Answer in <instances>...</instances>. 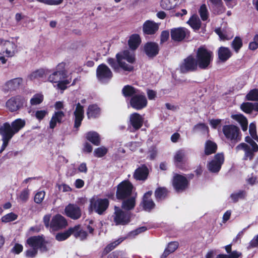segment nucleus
<instances>
[{
  "mask_svg": "<svg viewBox=\"0 0 258 258\" xmlns=\"http://www.w3.org/2000/svg\"><path fill=\"white\" fill-rule=\"evenodd\" d=\"M51 214L43 216V222L46 228H50L53 231H57L65 229L68 225L66 218L59 214L54 215L51 221Z\"/></svg>",
  "mask_w": 258,
  "mask_h": 258,
  "instance_id": "f257e3e1",
  "label": "nucleus"
},
{
  "mask_svg": "<svg viewBox=\"0 0 258 258\" xmlns=\"http://www.w3.org/2000/svg\"><path fill=\"white\" fill-rule=\"evenodd\" d=\"M196 58L201 70L208 69L213 60V53L205 45L200 46L196 52Z\"/></svg>",
  "mask_w": 258,
  "mask_h": 258,
  "instance_id": "f03ea898",
  "label": "nucleus"
},
{
  "mask_svg": "<svg viewBox=\"0 0 258 258\" xmlns=\"http://www.w3.org/2000/svg\"><path fill=\"white\" fill-rule=\"evenodd\" d=\"M117 61L120 65V68L123 71L132 72L134 70L133 66L127 64L125 62L122 61V59L126 60L128 62L134 63L136 61L135 55L131 54L128 50L121 51L116 54Z\"/></svg>",
  "mask_w": 258,
  "mask_h": 258,
  "instance_id": "7ed1b4c3",
  "label": "nucleus"
},
{
  "mask_svg": "<svg viewBox=\"0 0 258 258\" xmlns=\"http://www.w3.org/2000/svg\"><path fill=\"white\" fill-rule=\"evenodd\" d=\"M48 243V241L45 240L44 236L41 235L29 237L26 240L25 245L31 248L39 249L41 252H46L49 250L47 246Z\"/></svg>",
  "mask_w": 258,
  "mask_h": 258,
  "instance_id": "20e7f679",
  "label": "nucleus"
},
{
  "mask_svg": "<svg viewBox=\"0 0 258 258\" xmlns=\"http://www.w3.org/2000/svg\"><path fill=\"white\" fill-rule=\"evenodd\" d=\"M222 131L225 138L231 142L232 147L241 140L240 130L235 125H224L223 126Z\"/></svg>",
  "mask_w": 258,
  "mask_h": 258,
  "instance_id": "39448f33",
  "label": "nucleus"
},
{
  "mask_svg": "<svg viewBox=\"0 0 258 258\" xmlns=\"http://www.w3.org/2000/svg\"><path fill=\"white\" fill-rule=\"evenodd\" d=\"M134 186L128 180H124L117 185L116 198L122 200L130 197L133 192Z\"/></svg>",
  "mask_w": 258,
  "mask_h": 258,
  "instance_id": "423d86ee",
  "label": "nucleus"
},
{
  "mask_svg": "<svg viewBox=\"0 0 258 258\" xmlns=\"http://www.w3.org/2000/svg\"><path fill=\"white\" fill-rule=\"evenodd\" d=\"M112 217L116 225H125L131 222L132 213L130 211H126L115 206Z\"/></svg>",
  "mask_w": 258,
  "mask_h": 258,
  "instance_id": "0eeeda50",
  "label": "nucleus"
},
{
  "mask_svg": "<svg viewBox=\"0 0 258 258\" xmlns=\"http://www.w3.org/2000/svg\"><path fill=\"white\" fill-rule=\"evenodd\" d=\"M173 189L177 193L182 192L188 188L190 182L183 175L175 173L171 180Z\"/></svg>",
  "mask_w": 258,
  "mask_h": 258,
  "instance_id": "6e6552de",
  "label": "nucleus"
},
{
  "mask_svg": "<svg viewBox=\"0 0 258 258\" xmlns=\"http://www.w3.org/2000/svg\"><path fill=\"white\" fill-rule=\"evenodd\" d=\"M198 68H199V65L196 58L192 54L185 58L179 66L180 72L182 74L196 72Z\"/></svg>",
  "mask_w": 258,
  "mask_h": 258,
  "instance_id": "1a4fd4ad",
  "label": "nucleus"
},
{
  "mask_svg": "<svg viewBox=\"0 0 258 258\" xmlns=\"http://www.w3.org/2000/svg\"><path fill=\"white\" fill-rule=\"evenodd\" d=\"M109 201L106 198L92 199L90 200V208L99 215H103L108 208Z\"/></svg>",
  "mask_w": 258,
  "mask_h": 258,
  "instance_id": "9d476101",
  "label": "nucleus"
},
{
  "mask_svg": "<svg viewBox=\"0 0 258 258\" xmlns=\"http://www.w3.org/2000/svg\"><path fill=\"white\" fill-rule=\"evenodd\" d=\"M66 63L64 62L59 63L55 70L48 77V81L51 83H57L68 77V71L66 70Z\"/></svg>",
  "mask_w": 258,
  "mask_h": 258,
  "instance_id": "9b49d317",
  "label": "nucleus"
},
{
  "mask_svg": "<svg viewBox=\"0 0 258 258\" xmlns=\"http://www.w3.org/2000/svg\"><path fill=\"white\" fill-rule=\"evenodd\" d=\"M190 32L183 27L173 28L170 29L171 38L174 42H180L190 38Z\"/></svg>",
  "mask_w": 258,
  "mask_h": 258,
  "instance_id": "f8f14e48",
  "label": "nucleus"
},
{
  "mask_svg": "<svg viewBox=\"0 0 258 258\" xmlns=\"http://www.w3.org/2000/svg\"><path fill=\"white\" fill-rule=\"evenodd\" d=\"M25 98L18 95L10 98L6 102V107L10 111L13 112L23 108L26 103Z\"/></svg>",
  "mask_w": 258,
  "mask_h": 258,
  "instance_id": "ddd939ff",
  "label": "nucleus"
},
{
  "mask_svg": "<svg viewBox=\"0 0 258 258\" xmlns=\"http://www.w3.org/2000/svg\"><path fill=\"white\" fill-rule=\"evenodd\" d=\"M131 107L137 110H142L147 107L148 100L145 93L140 91L130 100Z\"/></svg>",
  "mask_w": 258,
  "mask_h": 258,
  "instance_id": "4468645a",
  "label": "nucleus"
},
{
  "mask_svg": "<svg viewBox=\"0 0 258 258\" xmlns=\"http://www.w3.org/2000/svg\"><path fill=\"white\" fill-rule=\"evenodd\" d=\"M224 160V155L223 153L216 154L213 159L207 164V167L208 170L213 173H218L221 169Z\"/></svg>",
  "mask_w": 258,
  "mask_h": 258,
  "instance_id": "2eb2a0df",
  "label": "nucleus"
},
{
  "mask_svg": "<svg viewBox=\"0 0 258 258\" xmlns=\"http://www.w3.org/2000/svg\"><path fill=\"white\" fill-rule=\"evenodd\" d=\"M2 49L1 54L8 57L15 55L17 52V45L13 42L9 40H1Z\"/></svg>",
  "mask_w": 258,
  "mask_h": 258,
  "instance_id": "dca6fc26",
  "label": "nucleus"
},
{
  "mask_svg": "<svg viewBox=\"0 0 258 258\" xmlns=\"http://www.w3.org/2000/svg\"><path fill=\"white\" fill-rule=\"evenodd\" d=\"M66 215L73 220H78L82 216L81 208L76 204H69L64 209Z\"/></svg>",
  "mask_w": 258,
  "mask_h": 258,
  "instance_id": "f3484780",
  "label": "nucleus"
},
{
  "mask_svg": "<svg viewBox=\"0 0 258 258\" xmlns=\"http://www.w3.org/2000/svg\"><path fill=\"white\" fill-rule=\"evenodd\" d=\"M96 76L99 81L110 80L113 74L110 69L105 64L99 65L96 70Z\"/></svg>",
  "mask_w": 258,
  "mask_h": 258,
  "instance_id": "a211bd4d",
  "label": "nucleus"
},
{
  "mask_svg": "<svg viewBox=\"0 0 258 258\" xmlns=\"http://www.w3.org/2000/svg\"><path fill=\"white\" fill-rule=\"evenodd\" d=\"M236 151L243 150L244 151V155L243 158L244 160H249L251 161L253 160L254 153L258 151V149H256L253 150V148H251L248 145L244 143H241L236 147Z\"/></svg>",
  "mask_w": 258,
  "mask_h": 258,
  "instance_id": "6ab92c4d",
  "label": "nucleus"
},
{
  "mask_svg": "<svg viewBox=\"0 0 258 258\" xmlns=\"http://www.w3.org/2000/svg\"><path fill=\"white\" fill-rule=\"evenodd\" d=\"M159 47L157 43L155 42H147L144 45V51L149 58H154L159 52Z\"/></svg>",
  "mask_w": 258,
  "mask_h": 258,
  "instance_id": "aec40b11",
  "label": "nucleus"
},
{
  "mask_svg": "<svg viewBox=\"0 0 258 258\" xmlns=\"http://www.w3.org/2000/svg\"><path fill=\"white\" fill-rule=\"evenodd\" d=\"M152 191L149 190L144 194L141 203L143 209L147 212H151L155 207V204L151 199Z\"/></svg>",
  "mask_w": 258,
  "mask_h": 258,
  "instance_id": "412c9836",
  "label": "nucleus"
},
{
  "mask_svg": "<svg viewBox=\"0 0 258 258\" xmlns=\"http://www.w3.org/2000/svg\"><path fill=\"white\" fill-rule=\"evenodd\" d=\"M0 135L2 136V140L3 142L9 143L10 141L15 135L11 127V125L8 122L3 123L0 126Z\"/></svg>",
  "mask_w": 258,
  "mask_h": 258,
  "instance_id": "4be33fe9",
  "label": "nucleus"
},
{
  "mask_svg": "<svg viewBox=\"0 0 258 258\" xmlns=\"http://www.w3.org/2000/svg\"><path fill=\"white\" fill-rule=\"evenodd\" d=\"M74 115L75 116L74 127L78 128L81 126L82 121L84 118V106L79 102L76 104Z\"/></svg>",
  "mask_w": 258,
  "mask_h": 258,
  "instance_id": "5701e85b",
  "label": "nucleus"
},
{
  "mask_svg": "<svg viewBox=\"0 0 258 258\" xmlns=\"http://www.w3.org/2000/svg\"><path fill=\"white\" fill-rule=\"evenodd\" d=\"M159 29V25L153 21L147 20L143 25V31L146 35H154Z\"/></svg>",
  "mask_w": 258,
  "mask_h": 258,
  "instance_id": "b1692460",
  "label": "nucleus"
},
{
  "mask_svg": "<svg viewBox=\"0 0 258 258\" xmlns=\"http://www.w3.org/2000/svg\"><path fill=\"white\" fill-rule=\"evenodd\" d=\"M130 122L133 129L137 131L143 126L144 119L139 113L134 112L130 115Z\"/></svg>",
  "mask_w": 258,
  "mask_h": 258,
  "instance_id": "393cba45",
  "label": "nucleus"
},
{
  "mask_svg": "<svg viewBox=\"0 0 258 258\" xmlns=\"http://www.w3.org/2000/svg\"><path fill=\"white\" fill-rule=\"evenodd\" d=\"M149 175V170L145 164L137 168L133 174L134 178L137 180H145Z\"/></svg>",
  "mask_w": 258,
  "mask_h": 258,
  "instance_id": "a878e982",
  "label": "nucleus"
},
{
  "mask_svg": "<svg viewBox=\"0 0 258 258\" xmlns=\"http://www.w3.org/2000/svg\"><path fill=\"white\" fill-rule=\"evenodd\" d=\"M101 114V108L96 104L89 105L87 110L88 119L98 118Z\"/></svg>",
  "mask_w": 258,
  "mask_h": 258,
  "instance_id": "bb28decb",
  "label": "nucleus"
},
{
  "mask_svg": "<svg viewBox=\"0 0 258 258\" xmlns=\"http://www.w3.org/2000/svg\"><path fill=\"white\" fill-rule=\"evenodd\" d=\"M232 53L228 47L221 46L218 50V56L222 62H225L232 56Z\"/></svg>",
  "mask_w": 258,
  "mask_h": 258,
  "instance_id": "cd10ccee",
  "label": "nucleus"
},
{
  "mask_svg": "<svg viewBox=\"0 0 258 258\" xmlns=\"http://www.w3.org/2000/svg\"><path fill=\"white\" fill-rule=\"evenodd\" d=\"M64 116V113L62 111L55 112L49 122V127L51 129L54 128L57 123H60L62 122V118Z\"/></svg>",
  "mask_w": 258,
  "mask_h": 258,
  "instance_id": "c85d7f7f",
  "label": "nucleus"
},
{
  "mask_svg": "<svg viewBox=\"0 0 258 258\" xmlns=\"http://www.w3.org/2000/svg\"><path fill=\"white\" fill-rule=\"evenodd\" d=\"M141 38L138 34H134L130 36L127 43L129 48L132 50H136L141 43Z\"/></svg>",
  "mask_w": 258,
  "mask_h": 258,
  "instance_id": "c756f323",
  "label": "nucleus"
},
{
  "mask_svg": "<svg viewBox=\"0 0 258 258\" xmlns=\"http://www.w3.org/2000/svg\"><path fill=\"white\" fill-rule=\"evenodd\" d=\"M51 72L48 69H40L32 72L29 76L31 80H39L46 78L47 75Z\"/></svg>",
  "mask_w": 258,
  "mask_h": 258,
  "instance_id": "7c9ffc66",
  "label": "nucleus"
},
{
  "mask_svg": "<svg viewBox=\"0 0 258 258\" xmlns=\"http://www.w3.org/2000/svg\"><path fill=\"white\" fill-rule=\"evenodd\" d=\"M140 91L139 90L129 85L124 86L121 90L122 95L126 98H131Z\"/></svg>",
  "mask_w": 258,
  "mask_h": 258,
  "instance_id": "2f4dec72",
  "label": "nucleus"
},
{
  "mask_svg": "<svg viewBox=\"0 0 258 258\" xmlns=\"http://www.w3.org/2000/svg\"><path fill=\"white\" fill-rule=\"evenodd\" d=\"M23 80L21 78H17L12 79L5 84L6 89L7 91H14L18 89L22 83Z\"/></svg>",
  "mask_w": 258,
  "mask_h": 258,
  "instance_id": "473e14b6",
  "label": "nucleus"
},
{
  "mask_svg": "<svg viewBox=\"0 0 258 258\" xmlns=\"http://www.w3.org/2000/svg\"><path fill=\"white\" fill-rule=\"evenodd\" d=\"M86 139L95 146H99L101 143V138L98 133L94 131H90L86 134Z\"/></svg>",
  "mask_w": 258,
  "mask_h": 258,
  "instance_id": "72a5a7b5",
  "label": "nucleus"
},
{
  "mask_svg": "<svg viewBox=\"0 0 258 258\" xmlns=\"http://www.w3.org/2000/svg\"><path fill=\"white\" fill-rule=\"evenodd\" d=\"M169 191L165 187H159L155 191L154 195L157 202L165 200L168 196Z\"/></svg>",
  "mask_w": 258,
  "mask_h": 258,
  "instance_id": "f704fd0d",
  "label": "nucleus"
},
{
  "mask_svg": "<svg viewBox=\"0 0 258 258\" xmlns=\"http://www.w3.org/2000/svg\"><path fill=\"white\" fill-rule=\"evenodd\" d=\"M218 146L216 143L208 140H207L205 145L204 153L206 155H210L215 154L217 150Z\"/></svg>",
  "mask_w": 258,
  "mask_h": 258,
  "instance_id": "c9c22d12",
  "label": "nucleus"
},
{
  "mask_svg": "<svg viewBox=\"0 0 258 258\" xmlns=\"http://www.w3.org/2000/svg\"><path fill=\"white\" fill-rule=\"evenodd\" d=\"M123 200L121 206L122 209L126 211H130L134 209L136 206L135 197H128Z\"/></svg>",
  "mask_w": 258,
  "mask_h": 258,
  "instance_id": "e433bc0d",
  "label": "nucleus"
},
{
  "mask_svg": "<svg viewBox=\"0 0 258 258\" xmlns=\"http://www.w3.org/2000/svg\"><path fill=\"white\" fill-rule=\"evenodd\" d=\"M25 120L21 118H17L10 124L11 127L15 135L22 130L25 126Z\"/></svg>",
  "mask_w": 258,
  "mask_h": 258,
  "instance_id": "4c0bfd02",
  "label": "nucleus"
},
{
  "mask_svg": "<svg viewBox=\"0 0 258 258\" xmlns=\"http://www.w3.org/2000/svg\"><path fill=\"white\" fill-rule=\"evenodd\" d=\"M243 46V42L241 38L236 36L231 42V46L236 53L239 52Z\"/></svg>",
  "mask_w": 258,
  "mask_h": 258,
  "instance_id": "58836bf2",
  "label": "nucleus"
},
{
  "mask_svg": "<svg viewBox=\"0 0 258 258\" xmlns=\"http://www.w3.org/2000/svg\"><path fill=\"white\" fill-rule=\"evenodd\" d=\"M211 9L213 14L216 15H219L223 13L225 10V8L223 5L222 1L212 5Z\"/></svg>",
  "mask_w": 258,
  "mask_h": 258,
  "instance_id": "ea45409f",
  "label": "nucleus"
},
{
  "mask_svg": "<svg viewBox=\"0 0 258 258\" xmlns=\"http://www.w3.org/2000/svg\"><path fill=\"white\" fill-rule=\"evenodd\" d=\"M240 108L244 112L250 114L253 110L255 111L254 103L243 102L241 104Z\"/></svg>",
  "mask_w": 258,
  "mask_h": 258,
  "instance_id": "a19ab883",
  "label": "nucleus"
},
{
  "mask_svg": "<svg viewBox=\"0 0 258 258\" xmlns=\"http://www.w3.org/2000/svg\"><path fill=\"white\" fill-rule=\"evenodd\" d=\"M189 25L194 30H199L201 27V21L197 17H191L187 22Z\"/></svg>",
  "mask_w": 258,
  "mask_h": 258,
  "instance_id": "79ce46f5",
  "label": "nucleus"
},
{
  "mask_svg": "<svg viewBox=\"0 0 258 258\" xmlns=\"http://www.w3.org/2000/svg\"><path fill=\"white\" fill-rule=\"evenodd\" d=\"M245 99L247 101L258 102V89L250 90L246 95Z\"/></svg>",
  "mask_w": 258,
  "mask_h": 258,
  "instance_id": "37998d69",
  "label": "nucleus"
},
{
  "mask_svg": "<svg viewBox=\"0 0 258 258\" xmlns=\"http://www.w3.org/2000/svg\"><path fill=\"white\" fill-rule=\"evenodd\" d=\"M18 217V215L13 212H11L3 216L1 221L3 223H7L16 220Z\"/></svg>",
  "mask_w": 258,
  "mask_h": 258,
  "instance_id": "c03bdc74",
  "label": "nucleus"
},
{
  "mask_svg": "<svg viewBox=\"0 0 258 258\" xmlns=\"http://www.w3.org/2000/svg\"><path fill=\"white\" fill-rule=\"evenodd\" d=\"M176 4L171 0H161L160 2V6L162 9L165 10H170L174 8Z\"/></svg>",
  "mask_w": 258,
  "mask_h": 258,
  "instance_id": "a18cd8bd",
  "label": "nucleus"
},
{
  "mask_svg": "<svg viewBox=\"0 0 258 258\" xmlns=\"http://www.w3.org/2000/svg\"><path fill=\"white\" fill-rule=\"evenodd\" d=\"M246 196V192L243 190H240L237 192L233 193L230 195V198L234 203H236L239 199H243Z\"/></svg>",
  "mask_w": 258,
  "mask_h": 258,
  "instance_id": "49530a36",
  "label": "nucleus"
},
{
  "mask_svg": "<svg viewBox=\"0 0 258 258\" xmlns=\"http://www.w3.org/2000/svg\"><path fill=\"white\" fill-rule=\"evenodd\" d=\"M71 229L63 232L58 233L55 235V239L58 241H62L68 239L71 235Z\"/></svg>",
  "mask_w": 258,
  "mask_h": 258,
  "instance_id": "de8ad7c7",
  "label": "nucleus"
},
{
  "mask_svg": "<svg viewBox=\"0 0 258 258\" xmlns=\"http://www.w3.org/2000/svg\"><path fill=\"white\" fill-rule=\"evenodd\" d=\"M199 13L203 21H205L207 20L209 18V14L205 4H203L201 6L199 11Z\"/></svg>",
  "mask_w": 258,
  "mask_h": 258,
  "instance_id": "09e8293b",
  "label": "nucleus"
},
{
  "mask_svg": "<svg viewBox=\"0 0 258 258\" xmlns=\"http://www.w3.org/2000/svg\"><path fill=\"white\" fill-rule=\"evenodd\" d=\"M107 152L108 149L106 147L102 146L95 149L94 155L96 157L101 158L107 154Z\"/></svg>",
  "mask_w": 258,
  "mask_h": 258,
  "instance_id": "8fccbe9b",
  "label": "nucleus"
},
{
  "mask_svg": "<svg viewBox=\"0 0 258 258\" xmlns=\"http://www.w3.org/2000/svg\"><path fill=\"white\" fill-rule=\"evenodd\" d=\"M43 100V96L40 94H36L30 100L32 105H36L40 104Z\"/></svg>",
  "mask_w": 258,
  "mask_h": 258,
  "instance_id": "3c124183",
  "label": "nucleus"
},
{
  "mask_svg": "<svg viewBox=\"0 0 258 258\" xmlns=\"http://www.w3.org/2000/svg\"><path fill=\"white\" fill-rule=\"evenodd\" d=\"M29 189L28 188H25L20 192L19 199L23 203H26L29 199Z\"/></svg>",
  "mask_w": 258,
  "mask_h": 258,
  "instance_id": "603ef678",
  "label": "nucleus"
},
{
  "mask_svg": "<svg viewBox=\"0 0 258 258\" xmlns=\"http://www.w3.org/2000/svg\"><path fill=\"white\" fill-rule=\"evenodd\" d=\"M107 62L115 72L118 71L120 68V65L117 61V59L115 60L113 58L110 57L107 59Z\"/></svg>",
  "mask_w": 258,
  "mask_h": 258,
  "instance_id": "864d4df0",
  "label": "nucleus"
},
{
  "mask_svg": "<svg viewBox=\"0 0 258 258\" xmlns=\"http://www.w3.org/2000/svg\"><path fill=\"white\" fill-rule=\"evenodd\" d=\"M71 82V79H63L57 82V87L61 90H64L67 88V85L69 84Z\"/></svg>",
  "mask_w": 258,
  "mask_h": 258,
  "instance_id": "5fc2aeb1",
  "label": "nucleus"
},
{
  "mask_svg": "<svg viewBox=\"0 0 258 258\" xmlns=\"http://www.w3.org/2000/svg\"><path fill=\"white\" fill-rule=\"evenodd\" d=\"M120 242L115 241L113 243H111L108 244L104 249L103 254H107L111 250H112L117 245L120 243Z\"/></svg>",
  "mask_w": 258,
  "mask_h": 258,
  "instance_id": "6e6d98bb",
  "label": "nucleus"
},
{
  "mask_svg": "<svg viewBox=\"0 0 258 258\" xmlns=\"http://www.w3.org/2000/svg\"><path fill=\"white\" fill-rule=\"evenodd\" d=\"M48 114L47 110H37L35 112V116L39 121L42 120Z\"/></svg>",
  "mask_w": 258,
  "mask_h": 258,
  "instance_id": "4d7b16f0",
  "label": "nucleus"
},
{
  "mask_svg": "<svg viewBox=\"0 0 258 258\" xmlns=\"http://www.w3.org/2000/svg\"><path fill=\"white\" fill-rule=\"evenodd\" d=\"M215 32L219 36L221 40L224 41L230 39L226 33L225 32H223L220 28H216L215 30Z\"/></svg>",
  "mask_w": 258,
  "mask_h": 258,
  "instance_id": "13d9d810",
  "label": "nucleus"
},
{
  "mask_svg": "<svg viewBox=\"0 0 258 258\" xmlns=\"http://www.w3.org/2000/svg\"><path fill=\"white\" fill-rule=\"evenodd\" d=\"M36 1L48 5H58L61 4L63 0H36Z\"/></svg>",
  "mask_w": 258,
  "mask_h": 258,
  "instance_id": "bf43d9fd",
  "label": "nucleus"
},
{
  "mask_svg": "<svg viewBox=\"0 0 258 258\" xmlns=\"http://www.w3.org/2000/svg\"><path fill=\"white\" fill-rule=\"evenodd\" d=\"M249 133L252 139L254 140H256L257 139H258L256 134V126L255 124L251 123L249 124Z\"/></svg>",
  "mask_w": 258,
  "mask_h": 258,
  "instance_id": "052dcab7",
  "label": "nucleus"
},
{
  "mask_svg": "<svg viewBox=\"0 0 258 258\" xmlns=\"http://www.w3.org/2000/svg\"><path fill=\"white\" fill-rule=\"evenodd\" d=\"M68 229H71V235H73L75 238H77L79 237V233L81 232V226L80 225H75L73 227H70Z\"/></svg>",
  "mask_w": 258,
  "mask_h": 258,
  "instance_id": "680f3d73",
  "label": "nucleus"
},
{
  "mask_svg": "<svg viewBox=\"0 0 258 258\" xmlns=\"http://www.w3.org/2000/svg\"><path fill=\"white\" fill-rule=\"evenodd\" d=\"M45 197V192L39 191L34 196V201L37 204H40L43 201Z\"/></svg>",
  "mask_w": 258,
  "mask_h": 258,
  "instance_id": "e2e57ef3",
  "label": "nucleus"
},
{
  "mask_svg": "<svg viewBox=\"0 0 258 258\" xmlns=\"http://www.w3.org/2000/svg\"><path fill=\"white\" fill-rule=\"evenodd\" d=\"M38 250L35 248H31L25 251V254L27 257L33 258L36 256L38 253Z\"/></svg>",
  "mask_w": 258,
  "mask_h": 258,
  "instance_id": "0e129e2a",
  "label": "nucleus"
},
{
  "mask_svg": "<svg viewBox=\"0 0 258 258\" xmlns=\"http://www.w3.org/2000/svg\"><path fill=\"white\" fill-rule=\"evenodd\" d=\"M23 245L18 243H16L14 245V247L11 249V252L15 254H19L21 252L23 251Z\"/></svg>",
  "mask_w": 258,
  "mask_h": 258,
  "instance_id": "69168bd1",
  "label": "nucleus"
},
{
  "mask_svg": "<svg viewBox=\"0 0 258 258\" xmlns=\"http://www.w3.org/2000/svg\"><path fill=\"white\" fill-rule=\"evenodd\" d=\"M179 243L177 241H172L168 244L167 248L171 253L174 252L178 247Z\"/></svg>",
  "mask_w": 258,
  "mask_h": 258,
  "instance_id": "338daca9",
  "label": "nucleus"
},
{
  "mask_svg": "<svg viewBox=\"0 0 258 258\" xmlns=\"http://www.w3.org/2000/svg\"><path fill=\"white\" fill-rule=\"evenodd\" d=\"M169 38V32L167 30L163 31L160 35V44L166 42Z\"/></svg>",
  "mask_w": 258,
  "mask_h": 258,
  "instance_id": "774afa93",
  "label": "nucleus"
}]
</instances>
